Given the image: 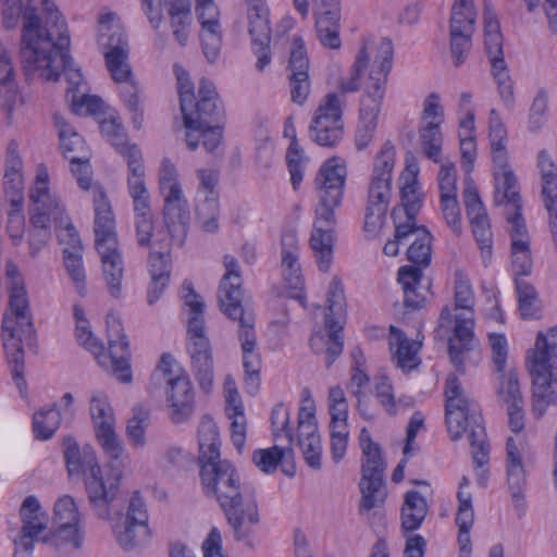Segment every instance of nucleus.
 <instances>
[{
  "label": "nucleus",
  "mask_w": 557,
  "mask_h": 557,
  "mask_svg": "<svg viewBox=\"0 0 557 557\" xmlns=\"http://www.w3.org/2000/svg\"><path fill=\"white\" fill-rule=\"evenodd\" d=\"M63 445L69 474H84L89 504L97 517L111 519L112 532L119 546L131 552L145 544L150 534L149 516L139 492H134L126 502L124 512L119 508L122 500L120 482L127 458L115 460L106 456L110 472L103 476L91 448L86 447L81 451L72 437H66Z\"/></svg>",
  "instance_id": "1"
},
{
  "label": "nucleus",
  "mask_w": 557,
  "mask_h": 557,
  "mask_svg": "<svg viewBox=\"0 0 557 557\" xmlns=\"http://www.w3.org/2000/svg\"><path fill=\"white\" fill-rule=\"evenodd\" d=\"M21 60L26 77L37 75L55 82L65 74L66 96L81 92L83 74L69 54L70 35L65 20L50 0H28L23 13Z\"/></svg>",
  "instance_id": "2"
},
{
  "label": "nucleus",
  "mask_w": 557,
  "mask_h": 557,
  "mask_svg": "<svg viewBox=\"0 0 557 557\" xmlns=\"http://www.w3.org/2000/svg\"><path fill=\"white\" fill-rule=\"evenodd\" d=\"M445 418L453 441L467 432L472 460L482 467L490 460V448L479 405L463 389L459 379L449 374L445 383Z\"/></svg>",
  "instance_id": "3"
},
{
  "label": "nucleus",
  "mask_w": 557,
  "mask_h": 557,
  "mask_svg": "<svg viewBox=\"0 0 557 557\" xmlns=\"http://www.w3.org/2000/svg\"><path fill=\"white\" fill-rule=\"evenodd\" d=\"M182 319L186 331V349L194 375L205 393L213 384L212 347L205 321L206 302L190 281L181 286Z\"/></svg>",
  "instance_id": "4"
},
{
  "label": "nucleus",
  "mask_w": 557,
  "mask_h": 557,
  "mask_svg": "<svg viewBox=\"0 0 557 557\" xmlns=\"http://www.w3.org/2000/svg\"><path fill=\"white\" fill-rule=\"evenodd\" d=\"M9 308L2 320V339L12 379L21 395L26 394L23 339L34 335L29 299L25 286L8 287Z\"/></svg>",
  "instance_id": "5"
},
{
  "label": "nucleus",
  "mask_w": 557,
  "mask_h": 557,
  "mask_svg": "<svg viewBox=\"0 0 557 557\" xmlns=\"http://www.w3.org/2000/svg\"><path fill=\"white\" fill-rule=\"evenodd\" d=\"M94 211L95 245L100 256L103 280L109 294L120 298L124 260L119 248L112 206L107 193L101 188L94 191Z\"/></svg>",
  "instance_id": "6"
},
{
  "label": "nucleus",
  "mask_w": 557,
  "mask_h": 557,
  "mask_svg": "<svg viewBox=\"0 0 557 557\" xmlns=\"http://www.w3.org/2000/svg\"><path fill=\"white\" fill-rule=\"evenodd\" d=\"M393 44L384 38L379 45V54L371 67L360 100L359 124L355 143L358 150L366 149L372 141L386 91L387 77L393 65Z\"/></svg>",
  "instance_id": "7"
},
{
  "label": "nucleus",
  "mask_w": 557,
  "mask_h": 557,
  "mask_svg": "<svg viewBox=\"0 0 557 557\" xmlns=\"http://www.w3.org/2000/svg\"><path fill=\"white\" fill-rule=\"evenodd\" d=\"M455 309L462 312L455 315L454 334L448 342L450 360L457 371L463 373L466 364L476 366L481 360L479 341L474 337V296L469 280L456 273Z\"/></svg>",
  "instance_id": "8"
},
{
  "label": "nucleus",
  "mask_w": 557,
  "mask_h": 557,
  "mask_svg": "<svg viewBox=\"0 0 557 557\" xmlns=\"http://www.w3.org/2000/svg\"><path fill=\"white\" fill-rule=\"evenodd\" d=\"M529 362L533 384L532 410L536 418H541L557 399V327L537 334Z\"/></svg>",
  "instance_id": "9"
},
{
  "label": "nucleus",
  "mask_w": 557,
  "mask_h": 557,
  "mask_svg": "<svg viewBox=\"0 0 557 557\" xmlns=\"http://www.w3.org/2000/svg\"><path fill=\"white\" fill-rule=\"evenodd\" d=\"M199 462L203 494L216 500L221 508L256 491L253 486L240 482L236 468L228 460L219 457Z\"/></svg>",
  "instance_id": "10"
},
{
  "label": "nucleus",
  "mask_w": 557,
  "mask_h": 557,
  "mask_svg": "<svg viewBox=\"0 0 557 557\" xmlns=\"http://www.w3.org/2000/svg\"><path fill=\"white\" fill-rule=\"evenodd\" d=\"M199 100H194L186 112H182L186 128V145L189 150L197 148L194 133L215 123H224L225 111L215 86L212 82L202 78L199 86Z\"/></svg>",
  "instance_id": "11"
},
{
  "label": "nucleus",
  "mask_w": 557,
  "mask_h": 557,
  "mask_svg": "<svg viewBox=\"0 0 557 557\" xmlns=\"http://www.w3.org/2000/svg\"><path fill=\"white\" fill-rule=\"evenodd\" d=\"M48 183L49 174L47 169L42 165L38 166L35 186L30 189L29 195L33 201L30 215L33 228L29 234V248L33 257L40 251L51 236V214L55 213V211H51V191Z\"/></svg>",
  "instance_id": "12"
},
{
  "label": "nucleus",
  "mask_w": 557,
  "mask_h": 557,
  "mask_svg": "<svg viewBox=\"0 0 557 557\" xmlns=\"http://www.w3.org/2000/svg\"><path fill=\"white\" fill-rule=\"evenodd\" d=\"M341 203L342 200L331 201L329 198H318V203L314 208V222L310 237V246L314 251L319 269L322 272H327L332 262L335 228L337 224L335 212Z\"/></svg>",
  "instance_id": "13"
},
{
  "label": "nucleus",
  "mask_w": 557,
  "mask_h": 557,
  "mask_svg": "<svg viewBox=\"0 0 557 557\" xmlns=\"http://www.w3.org/2000/svg\"><path fill=\"white\" fill-rule=\"evenodd\" d=\"M90 416L96 437L106 456L117 460L128 458L122 441L114 431L115 419L108 396L102 391H94L90 397Z\"/></svg>",
  "instance_id": "14"
},
{
  "label": "nucleus",
  "mask_w": 557,
  "mask_h": 557,
  "mask_svg": "<svg viewBox=\"0 0 557 557\" xmlns=\"http://www.w3.org/2000/svg\"><path fill=\"white\" fill-rule=\"evenodd\" d=\"M107 333L109 352L106 355L102 350L99 357L96 358L100 366L111 370L120 382L131 383L132 371L128 341L126 339L121 320L112 313L107 315Z\"/></svg>",
  "instance_id": "15"
},
{
  "label": "nucleus",
  "mask_w": 557,
  "mask_h": 557,
  "mask_svg": "<svg viewBox=\"0 0 557 557\" xmlns=\"http://www.w3.org/2000/svg\"><path fill=\"white\" fill-rule=\"evenodd\" d=\"M342 107L336 94H329L310 124V138L322 147H334L343 137Z\"/></svg>",
  "instance_id": "16"
},
{
  "label": "nucleus",
  "mask_w": 557,
  "mask_h": 557,
  "mask_svg": "<svg viewBox=\"0 0 557 557\" xmlns=\"http://www.w3.org/2000/svg\"><path fill=\"white\" fill-rule=\"evenodd\" d=\"M238 339L243 352L244 384L249 395H256L260 388L261 356L257 350V335L255 331V314L246 313L239 315Z\"/></svg>",
  "instance_id": "17"
},
{
  "label": "nucleus",
  "mask_w": 557,
  "mask_h": 557,
  "mask_svg": "<svg viewBox=\"0 0 557 557\" xmlns=\"http://www.w3.org/2000/svg\"><path fill=\"white\" fill-rule=\"evenodd\" d=\"M221 509L232 529L234 540L251 547L256 529L260 523L256 491Z\"/></svg>",
  "instance_id": "18"
},
{
  "label": "nucleus",
  "mask_w": 557,
  "mask_h": 557,
  "mask_svg": "<svg viewBox=\"0 0 557 557\" xmlns=\"http://www.w3.org/2000/svg\"><path fill=\"white\" fill-rule=\"evenodd\" d=\"M223 264L225 273L219 286L221 311L231 320H236L239 315L246 313H253L243 306V280L237 259L232 255H225Z\"/></svg>",
  "instance_id": "19"
},
{
  "label": "nucleus",
  "mask_w": 557,
  "mask_h": 557,
  "mask_svg": "<svg viewBox=\"0 0 557 557\" xmlns=\"http://www.w3.org/2000/svg\"><path fill=\"white\" fill-rule=\"evenodd\" d=\"M491 149L493 162L497 168L494 174L496 183L494 203L504 206L505 209L522 208L518 178L509 169L506 145L491 147Z\"/></svg>",
  "instance_id": "20"
},
{
  "label": "nucleus",
  "mask_w": 557,
  "mask_h": 557,
  "mask_svg": "<svg viewBox=\"0 0 557 557\" xmlns=\"http://www.w3.org/2000/svg\"><path fill=\"white\" fill-rule=\"evenodd\" d=\"M247 24L252 51L257 57L256 69L262 72L272 61L270 48L272 28L269 7L261 5L247 9Z\"/></svg>",
  "instance_id": "21"
},
{
  "label": "nucleus",
  "mask_w": 557,
  "mask_h": 557,
  "mask_svg": "<svg viewBox=\"0 0 557 557\" xmlns=\"http://www.w3.org/2000/svg\"><path fill=\"white\" fill-rule=\"evenodd\" d=\"M506 221L510 225L511 265L516 275H529L532 270L530 237L522 208L505 209Z\"/></svg>",
  "instance_id": "22"
},
{
  "label": "nucleus",
  "mask_w": 557,
  "mask_h": 557,
  "mask_svg": "<svg viewBox=\"0 0 557 557\" xmlns=\"http://www.w3.org/2000/svg\"><path fill=\"white\" fill-rule=\"evenodd\" d=\"M282 269L288 296L302 302L306 298L305 280L299 264L297 235L292 231L282 235Z\"/></svg>",
  "instance_id": "23"
},
{
  "label": "nucleus",
  "mask_w": 557,
  "mask_h": 557,
  "mask_svg": "<svg viewBox=\"0 0 557 557\" xmlns=\"http://www.w3.org/2000/svg\"><path fill=\"white\" fill-rule=\"evenodd\" d=\"M23 522L20 536L14 541L24 552L30 554L34 549V542L38 535L47 529L46 513L42 511L36 496H27L20 508Z\"/></svg>",
  "instance_id": "24"
},
{
  "label": "nucleus",
  "mask_w": 557,
  "mask_h": 557,
  "mask_svg": "<svg viewBox=\"0 0 557 557\" xmlns=\"http://www.w3.org/2000/svg\"><path fill=\"white\" fill-rule=\"evenodd\" d=\"M347 168L337 157L325 160L320 166L314 184L318 198H329L331 201L343 200Z\"/></svg>",
  "instance_id": "25"
},
{
  "label": "nucleus",
  "mask_w": 557,
  "mask_h": 557,
  "mask_svg": "<svg viewBox=\"0 0 557 557\" xmlns=\"http://www.w3.org/2000/svg\"><path fill=\"white\" fill-rule=\"evenodd\" d=\"M174 356L163 352L151 372L148 394L157 400L165 399L170 418L174 417Z\"/></svg>",
  "instance_id": "26"
},
{
  "label": "nucleus",
  "mask_w": 557,
  "mask_h": 557,
  "mask_svg": "<svg viewBox=\"0 0 557 557\" xmlns=\"http://www.w3.org/2000/svg\"><path fill=\"white\" fill-rule=\"evenodd\" d=\"M171 245L172 236L170 235L166 246L161 247L160 250H153L149 256V272L151 275V282L147 293V301L149 305H153L171 283Z\"/></svg>",
  "instance_id": "27"
},
{
  "label": "nucleus",
  "mask_w": 557,
  "mask_h": 557,
  "mask_svg": "<svg viewBox=\"0 0 557 557\" xmlns=\"http://www.w3.org/2000/svg\"><path fill=\"white\" fill-rule=\"evenodd\" d=\"M127 186L134 203L135 216L144 213L151 215L149 194L145 182V166L140 149L132 148L128 151Z\"/></svg>",
  "instance_id": "28"
},
{
  "label": "nucleus",
  "mask_w": 557,
  "mask_h": 557,
  "mask_svg": "<svg viewBox=\"0 0 557 557\" xmlns=\"http://www.w3.org/2000/svg\"><path fill=\"white\" fill-rule=\"evenodd\" d=\"M200 186L207 191L205 199L197 206L196 213L200 227L207 233L219 230V201L212 196L219 182V173L214 170H200Z\"/></svg>",
  "instance_id": "29"
},
{
  "label": "nucleus",
  "mask_w": 557,
  "mask_h": 557,
  "mask_svg": "<svg viewBox=\"0 0 557 557\" xmlns=\"http://www.w3.org/2000/svg\"><path fill=\"white\" fill-rule=\"evenodd\" d=\"M398 283L404 290V305L407 309L417 310L425 304V293L430 292L431 282L426 286L422 285L423 274L420 268L414 265H404L398 269Z\"/></svg>",
  "instance_id": "30"
},
{
  "label": "nucleus",
  "mask_w": 557,
  "mask_h": 557,
  "mask_svg": "<svg viewBox=\"0 0 557 557\" xmlns=\"http://www.w3.org/2000/svg\"><path fill=\"white\" fill-rule=\"evenodd\" d=\"M506 453L507 482L516 507L519 508L523 506L527 478L520 451L512 437L507 440Z\"/></svg>",
  "instance_id": "31"
},
{
  "label": "nucleus",
  "mask_w": 557,
  "mask_h": 557,
  "mask_svg": "<svg viewBox=\"0 0 557 557\" xmlns=\"http://www.w3.org/2000/svg\"><path fill=\"white\" fill-rule=\"evenodd\" d=\"M420 347V343L409 339L400 329L389 326V348L393 351V359L404 371H410L420 364L418 358Z\"/></svg>",
  "instance_id": "32"
},
{
  "label": "nucleus",
  "mask_w": 557,
  "mask_h": 557,
  "mask_svg": "<svg viewBox=\"0 0 557 557\" xmlns=\"http://www.w3.org/2000/svg\"><path fill=\"white\" fill-rule=\"evenodd\" d=\"M112 13L104 14L99 20L98 45L106 53H128V44L122 26L113 23Z\"/></svg>",
  "instance_id": "33"
},
{
  "label": "nucleus",
  "mask_w": 557,
  "mask_h": 557,
  "mask_svg": "<svg viewBox=\"0 0 557 557\" xmlns=\"http://www.w3.org/2000/svg\"><path fill=\"white\" fill-rule=\"evenodd\" d=\"M17 99V85L14 78V67L11 59L0 42V107L8 113H12Z\"/></svg>",
  "instance_id": "34"
},
{
  "label": "nucleus",
  "mask_w": 557,
  "mask_h": 557,
  "mask_svg": "<svg viewBox=\"0 0 557 557\" xmlns=\"http://www.w3.org/2000/svg\"><path fill=\"white\" fill-rule=\"evenodd\" d=\"M51 211L55 213L51 214L52 222L58 227V239L59 243L64 246L63 248H70V250H83L82 242L77 231L70 221V218L65 214L63 205L57 195L51 193L50 200Z\"/></svg>",
  "instance_id": "35"
},
{
  "label": "nucleus",
  "mask_w": 557,
  "mask_h": 557,
  "mask_svg": "<svg viewBox=\"0 0 557 557\" xmlns=\"http://www.w3.org/2000/svg\"><path fill=\"white\" fill-rule=\"evenodd\" d=\"M394 164L395 148L391 141H386L374 160L370 187L384 193L391 191Z\"/></svg>",
  "instance_id": "36"
},
{
  "label": "nucleus",
  "mask_w": 557,
  "mask_h": 557,
  "mask_svg": "<svg viewBox=\"0 0 557 557\" xmlns=\"http://www.w3.org/2000/svg\"><path fill=\"white\" fill-rule=\"evenodd\" d=\"M123 106L131 114L135 128L140 129L144 123L145 95L143 87L136 81H127L119 87Z\"/></svg>",
  "instance_id": "37"
},
{
  "label": "nucleus",
  "mask_w": 557,
  "mask_h": 557,
  "mask_svg": "<svg viewBox=\"0 0 557 557\" xmlns=\"http://www.w3.org/2000/svg\"><path fill=\"white\" fill-rule=\"evenodd\" d=\"M196 408L193 383L183 369L176 368V423L190 419Z\"/></svg>",
  "instance_id": "38"
},
{
  "label": "nucleus",
  "mask_w": 557,
  "mask_h": 557,
  "mask_svg": "<svg viewBox=\"0 0 557 557\" xmlns=\"http://www.w3.org/2000/svg\"><path fill=\"white\" fill-rule=\"evenodd\" d=\"M428 513V504L417 491H408L401 508V527L410 532L420 528Z\"/></svg>",
  "instance_id": "39"
},
{
  "label": "nucleus",
  "mask_w": 557,
  "mask_h": 557,
  "mask_svg": "<svg viewBox=\"0 0 557 557\" xmlns=\"http://www.w3.org/2000/svg\"><path fill=\"white\" fill-rule=\"evenodd\" d=\"M484 46L487 57L503 54V37L491 0H484Z\"/></svg>",
  "instance_id": "40"
},
{
  "label": "nucleus",
  "mask_w": 557,
  "mask_h": 557,
  "mask_svg": "<svg viewBox=\"0 0 557 557\" xmlns=\"http://www.w3.org/2000/svg\"><path fill=\"white\" fill-rule=\"evenodd\" d=\"M150 424V410L143 404L132 408V416L127 420L126 436L129 444L135 448H144L147 444L146 430Z\"/></svg>",
  "instance_id": "41"
},
{
  "label": "nucleus",
  "mask_w": 557,
  "mask_h": 557,
  "mask_svg": "<svg viewBox=\"0 0 557 557\" xmlns=\"http://www.w3.org/2000/svg\"><path fill=\"white\" fill-rule=\"evenodd\" d=\"M199 461L220 457L219 429L212 418L203 417L198 429Z\"/></svg>",
  "instance_id": "42"
},
{
  "label": "nucleus",
  "mask_w": 557,
  "mask_h": 557,
  "mask_svg": "<svg viewBox=\"0 0 557 557\" xmlns=\"http://www.w3.org/2000/svg\"><path fill=\"white\" fill-rule=\"evenodd\" d=\"M42 542L50 544L57 552L63 553L67 546L77 549L83 544V534L79 523H70L66 525H58L55 531L42 537Z\"/></svg>",
  "instance_id": "43"
},
{
  "label": "nucleus",
  "mask_w": 557,
  "mask_h": 557,
  "mask_svg": "<svg viewBox=\"0 0 557 557\" xmlns=\"http://www.w3.org/2000/svg\"><path fill=\"white\" fill-rule=\"evenodd\" d=\"M22 161L15 149L9 148L5 161V173L3 177L4 193L7 199L23 196V175L21 173Z\"/></svg>",
  "instance_id": "44"
},
{
  "label": "nucleus",
  "mask_w": 557,
  "mask_h": 557,
  "mask_svg": "<svg viewBox=\"0 0 557 557\" xmlns=\"http://www.w3.org/2000/svg\"><path fill=\"white\" fill-rule=\"evenodd\" d=\"M61 422L60 411L53 404L34 413L33 432L37 440L47 441L53 436Z\"/></svg>",
  "instance_id": "45"
},
{
  "label": "nucleus",
  "mask_w": 557,
  "mask_h": 557,
  "mask_svg": "<svg viewBox=\"0 0 557 557\" xmlns=\"http://www.w3.org/2000/svg\"><path fill=\"white\" fill-rule=\"evenodd\" d=\"M315 33L322 46L330 49L341 48L339 21L341 14L336 15H314Z\"/></svg>",
  "instance_id": "46"
},
{
  "label": "nucleus",
  "mask_w": 557,
  "mask_h": 557,
  "mask_svg": "<svg viewBox=\"0 0 557 557\" xmlns=\"http://www.w3.org/2000/svg\"><path fill=\"white\" fill-rule=\"evenodd\" d=\"M476 12L473 0H455L449 20V30L474 33Z\"/></svg>",
  "instance_id": "47"
},
{
  "label": "nucleus",
  "mask_w": 557,
  "mask_h": 557,
  "mask_svg": "<svg viewBox=\"0 0 557 557\" xmlns=\"http://www.w3.org/2000/svg\"><path fill=\"white\" fill-rule=\"evenodd\" d=\"M101 134L115 147L128 163V151L132 148L139 149L136 145H127V135L122 123L117 119L104 120L100 123Z\"/></svg>",
  "instance_id": "48"
},
{
  "label": "nucleus",
  "mask_w": 557,
  "mask_h": 557,
  "mask_svg": "<svg viewBox=\"0 0 557 557\" xmlns=\"http://www.w3.org/2000/svg\"><path fill=\"white\" fill-rule=\"evenodd\" d=\"M432 235L428 230H419L417 237L409 245L407 257L409 261L420 267H428L432 256Z\"/></svg>",
  "instance_id": "49"
},
{
  "label": "nucleus",
  "mask_w": 557,
  "mask_h": 557,
  "mask_svg": "<svg viewBox=\"0 0 557 557\" xmlns=\"http://www.w3.org/2000/svg\"><path fill=\"white\" fill-rule=\"evenodd\" d=\"M422 149L428 158L438 162V156L442 150L443 136L440 128V122H429L419 131Z\"/></svg>",
  "instance_id": "50"
},
{
  "label": "nucleus",
  "mask_w": 557,
  "mask_h": 557,
  "mask_svg": "<svg viewBox=\"0 0 557 557\" xmlns=\"http://www.w3.org/2000/svg\"><path fill=\"white\" fill-rule=\"evenodd\" d=\"M310 62L300 36H295L292 42V50L288 62V77H309Z\"/></svg>",
  "instance_id": "51"
},
{
  "label": "nucleus",
  "mask_w": 557,
  "mask_h": 557,
  "mask_svg": "<svg viewBox=\"0 0 557 557\" xmlns=\"http://www.w3.org/2000/svg\"><path fill=\"white\" fill-rule=\"evenodd\" d=\"M462 197L466 207V213L470 223L488 219L486 209L471 178H467L465 181Z\"/></svg>",
  "instance_id": "52"
},
{
  "label": "nucleus",
  "mask_w": 557,
  "mask_h": 557,
  "mask_svg": "<svg viewBox=\"0 0 557 557\" xmlns=\"http://www.w3.org/2000/svg\"><path fill=\"white\" fill-rule=\"evenodd\" d=\"M59 139L61 151L69 161L86 160L90 158V152L84 138L74 129L66 135L63 131Z\"/></svg>",
  "instance_id": "53"
},
{
  "label": "nucleus",
  "mask_w": 557,
  "mask_h": 557,
  "mask_svg": "<svg viewBox=\"0 0 557 557\" xmlns=\"http://www.w3.org/2000/svg\"><path fill=\"white\" fill-rule=\"evenodd\" d=\"M384 481L375 480H361L360 491L362 494L359 513L368 512L371 509L379 507L384 503L385 493L382 491Z\"/></svg>",
  "instance_id": "54"
},
{
  "label": "nucleus",
  "mask_w": 557,
  "mask_h": 557,
  "mask_svg": "<svg viewBox=\"0 0 557 557\" xmlns=\"http://www.w3.org/2000/svg\"><path fill=\"white\" fill-rule=\"evenodd\" d=\"M287 454L292 455V449L286 450L278 446L257 449L252 454V461L263 473H272L276 470L277 465L285 460Z\"/></svg>",
  "instance_id": "55"
},
{
  "label": "nucleus",
  "mask_w": 557,
  "mask_h": 557,
  "mask_svg": "<svg viewBox=\"0 0 557 557\" xmlns=\"http://www.w3.org/2000/svg\"><path fill=\"white\" fill-rule=\"evenodd\" d=\"M64 265L77 292L84 295L86 274L83 265L82 250L63 248Z\"/></svg>",
  "instance_id": "56"
},
{
  "label": "nucleus",
  "mask_w": 557,
  "mask_h": 557,
  "mask_svg": "<svg viewBox=\"0 0 557 557\" xmlns=\"http://www.w3.org/2000/svg\"><path fill=\"white\" fill-rule=\"evenodd\" d=\"M418 170L413 173L410 182H406L400 189V198L406 215L409 220H416V215L422 206V196L418 189V182L416 178Z\"/></svg>",
  "instance_id": "57"
},
{
  "label": "nucleus",
  "mask_w": 557,
  "mask_h": 557,
  "mask_svg": "<svg viewBox=\"0 0 557 557\" xmlns=\"http://www.w3.org/2000/svg\"><path fill=\"white\" fill-rule=\"evenodd\" d=\"M519 311L523 319L535 318L540 312V300L533 286L517 282Z\"/></svg>",
  "instance_id": "58"
},
{
  "label": "nucleus",
  "mask_w": 557,
  "mask_h": 557,
  "mask_svg": "<svg viewBox=\"0 0 557 557\" xmlns=\"http://www.w3.org/2000/svg\"><path fill=\"white\" fill-rule=\"evenodd\" d=\"M363 462L361 467L362 478L361 480H375L384 481L385 461L382 457L381 447H374L372 449L363 450Z\"/></svg>",
  "instance_id": "59"
},
{
  "label": "nucleus",
  "mask_w": 557,
  "mask_h": 557,
  "mask_svg": "<svg viewBox=\"0 0 557 557\" xmlns=\"http://www.w3.org/2000/svg\"><path fill=\"white\" fill-rule=\"evenodd\" d=\"M370 55L367 51V47L362 46L351 66L350 76L347 79L341 81L339 88L344 94L359 90L361 74L368 67Z\"/></svg>",
  "instance_id": "60"
},
{
  "label": "nucleus",
  "mask_w": 557,
  "mask_h": 557,
  "mask_svg": "<svg viewBox=\"0 0 557 557\" xmlns=\"http://www.w3.org/2000/svg\"><path fill=\"white\" fill-rule=\"evenodd\" d=\"M10 201V210L8 211V224L7 230L10 237L15 242L20 243L24 234V214H23V196H17Z\"/></svg>",
  "instance_id": "61"
},
{
  "label": "nucleus",
  "mask_w": 557,
  "mask_h": 557,
  "mask_svg": "<svg viewBox=\"0 0 557 557\" xmlns=\"http://www.w3.org/2000/svg\"><path fill=\"white\" fill-rule=\"evenodd\" d=\"M104 58L112 78L120 86L127 81H135L127 62L128 53H106Z\"/></svg>",
  "instance_id": "62"
},
{
  "label": "nucleus",
  "mask_w": 557,
  "mask_h": 557,
  "mask_svg": "<svg viewBox=\"0 0 557 557\" xmlns=\"http://www.w3.org/2000/svg\"><path fill=\"white\" fill-rule=\"evenodd\" d=\"M499 399L508 405H523L522 394L519 387L518 376L515 370L509 371L507 374H503L500 377Z\"/></svg>",
  "instance_id": "63"
},
{
  "label": "nucleus",
  "mask_w": 557,
  "mask_h": 557,
  "mask_svg": "<svg viewBox=\"0 0 557 557\" xmlns=\"http://www.w3.org/2000/svg\"><path fill=\"white\" fill-rule=\"evenodd\" d=\"M195 10L201 30L221 29L220 10L214 0H196Z\"/></svg>",
  "instance_id": "64"
}]
</instances>
